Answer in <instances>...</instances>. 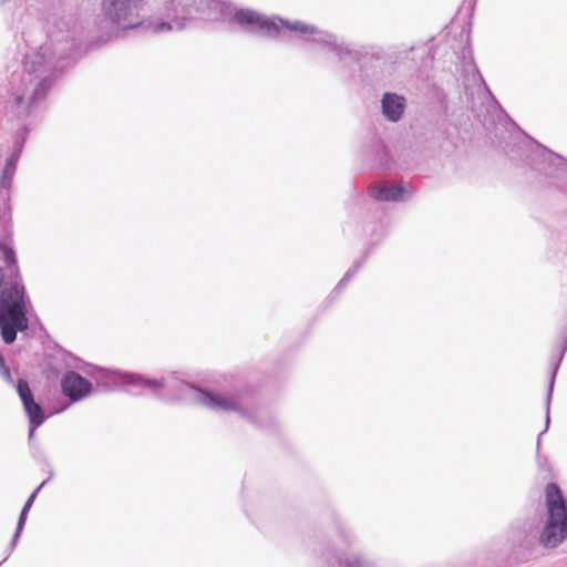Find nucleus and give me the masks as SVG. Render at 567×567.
Segmentation results:
<instances>
[{
	"mask_svg": "<svg viewBox=\"0 0 567 567\" xmlns=\"http://www.w3.org/2000/svg\"><path fill=\"white\" fill-rule=\"evenodd\" d=\"M200 402L207 406L227 411H237L239 409L238 403L229 398L220 394H213L208 391H200Z\"/></svg>",
	"mask_w": 567,
	"mask_h": 567,
	"instance_id": "nucleus-7",
	"label": "nucleus"
},
{
	"mask_svg": "<svg viewBox=\"0 0 567 567\" xmlns=\"http://www.w3.org/2000/svg\"><path fill=\"white\" fill-rule=\"evenodd\" d=\"M23 101H24V96H23V94H21V93L17 94V96H16V103H17V105L22 104V103H23Z\"/></svg>",
	"mask_w": 567,
	"mask_h": 567,
	"instance_id": "nucleus-11",
	"label": "nucleus"
},
{
	"mask_svg": "<svg viewBox=\"0 0 567 567\" xmlns=\"http://www.w3.org/2000/svg\"><path fill=\"white\" fill-rule=\"evenodd\" d=\"M61 389L65 396L76 402L91 393L92 384L79 373L68 372L61 380Z\"/></svg>",
	"mask_w": 567,
	"mask_h": 567,
	"instance_id": "nucleus-4",
	"label": "nucleus"
},
{
	"mask_svg": "<svg viewBox=\"0 0 567 567\" xmlns=\"http://www.w3.org/2000/svg\"><path fill=\"white\" fill-rule=\"evenodd\" d=\"M235 20L241 25L256 28L268 35H276L279 31L278 27L274 22L250 10L237 11Z\"/></svg>",
	"mask_w": 567,
	"mask_h": 567,
	"instance_id": "nucleus-5",
	"label": "nucleus"
},
{
	"mask_svg": "<svg viewBox=\"0 0 567 567\" xmlns=\"http://www.w3.org/2000/svg\"><path fill=\"white\" fill-rule=\"evenodd\" d=\"M405 188L403 186H373L371 187L372 196L378 200H402L404 198Z\"/></svg>",
	"mask_w": 567,
	"mask_h": 567,
	"instance_id": "nucleus-8",
	"label": "nucleus"
},
{
	"mask_svg": "<svg viewBox=\"0 0 567 567\" xmlns=\"http://www.w3.org/2000/svg\"><path fill=\"white\" fill-rule=\"evenodd\" d=\"M348 567H363L360 560H353L348 564Z\"/></svg>",
	"mask_w": 567,
	"mask_h": 567,
	"instance_id": "nucleus-12",
	"label": "nucleus"
},
{
	"mask_svg": "<svg viewBox=\"0 0 567 567\" xmlns=\"http://www.w3.org/2000/svg\"><path fill=\"white\" fill-rule=\"evenodd\" d=\"M405 109V100L395 93H385L382 99V111L386 118L396 122Z\"/></svg>",
	"mask_w": 567,
	"mask_h": 567,
	"instance_id": "nucleus-6",
	"label": "nucleus"
},
{
	"mask_svg": "<svg viewBox=\"0 0 567 567\" xmlns=\"http://www.w3.org/2000/svg\"><path fill=\"white\" fill-rule=\"evenodd\" d=\"M546 522L539 536L543 546L555 548L567 538V501L555 483L545 487Z\"/></svg>",
	"mask_w": 567,
	"mask_h": 567,
	"instance_id": "nucleus-2",
	"label": "nucleus"
},
{
	"mask_svg": "<svg viewBox=\"0 0 567 567\" xmlns=\"http://www.w3.org/2000/svg\"><path fill=\"white\" fill-rule=\"evenodd\" d=\"M171 25L167 23H162L158 25L157 30H169Z\"/></svg>",
	"mask_w": 567,
	"mask_h": 567,
	"instance_id": "nucleus-13",
	"label": "nucleus"
},
{
	"mask_svg": "<svg viewBox=\"0 0 567 567\" xmlns=\"http://www.w3.org/2000/svg\"><path fill=\"white\" fill-rule=\"evenodd\" d=\"M0 254L6 264L4 269L0 267V286H9L0 292V329L4 342L11 343L16 340L18 331L28 328L24 287L14 250L6 244H0Z\"/></svg>",
	"mask_w": 567,
	"mask_h": 567,
	"instance_id": "nucleus-1",
	"label": "nucleus"
},
{
	"mask_svg": "<svg viewBox=\"0 0 567 567\" xmlns=\"http://www.w3.org/2000/svg\"><path fill=\"white\" fill-rule=\"evenodd\" d=\"M114 19H115L116 21H120V16H118L117 13H115Z\"/></svg>",
	"mask_w": 567,
	"mask_h": 567,
	"instance_id": "nucleus-14",
	"label": "nucleus"
},
{
	"mask_svg": "<svg viewBox=\"0 0 567 567\" xmlns=\"http://www.w3.org/2000/svg\"><path fill=\"white\" fill-rule=\"evenodd\" d=\"M287 28H289L290 30L300 31L302 33H308V32L313 31L311 28H309L308 25H305L300 22H296L293 24H287Z\"/></svg>",
	"mask_w": 567,
	"mask_h": 567,
	"instance_id": "nucleus-10",
	"label": "nucleus"
},
{
	"mask_svg": "<svg viewBox=\"0 0 567 567\" xmlns=\"http://www.w3.org/2000/svg\"><path fill=\"white\" fill-rule=\"evenodd\" d=\"M17 390L31 424L30 435H33L37 427H39L44 421L43 410L34 401L31 389L25 380H18Z\"/></svg>",
	"mask_w": 567,
	"mask_h": 567,
	"instance_id": "nucleus-3",
	"label": "nucleus"
},
{
	"mask_svg": "<svg viewBox=\"0 0 567 567\" xmlns=\"http://www.w3.org/2000/svg\"><path fill=\"white\" fill-rule=\"evenodd\" d=\"M34 497H35V492L33 494H31V496L28 498L27 503L24 504V506L22 508V512L20 514L19 522H18V528H17L16 536H18L19 532L22 529V527L25 523L27 513L30 509V507L32 506Z\"/></svg>",
	"mask_w": 567,
	"mask_h": 567,
	"instance_id": "nucleus-9",
	"label": "nucleus"
}]
</instances>
